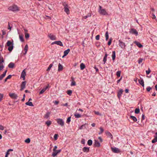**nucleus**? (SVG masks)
<instances>
[{
    "label": "nucleus",
    "instance_id": "nucleus-21",
    "mask_svg": "<svg viewBox=\"0 0 157 157\" xmlns=\"http://www.w3.org/2000/svg\"><path fill=\"white\" fill-rule=\"evenodd\" d=\"M112 57L113 60H114L116 57V53L115 51H113L112 52Z\"/></svg>",
    "mask_w": 157,
    "mask_h": 157
},
{
    "label": "nucleus",
    "instance_id": "nucleus-59",
    "mask_svg": "<svg viewBox=\"0 0 157 157\" xmlns=\"http://www.w3.org/2000/svg\"><path fill=\"white\" fill-rule=\"evenodd\" d=\"M81 143L82 144H84L85 143V140L84 139H82L81 141Z\"/></svg>",
    "mask_w": 157,
    "mask_h": 157
},
{
    "label": "nucleus",
    "instance_id": "nucleus-40",
    "mask_svg": "<svg viewBox=\"0 0 157 157\" xmlns=\"http://www.w3.org/2000/svg\"><path fill=\"white\" fill-rule=\"evenodd\" d=\"M45 124L47 125V126H49L51 124V122L50 121H46Z\"/></svg>",
    "mask_w": 157,
    "mask_h": 157
},
{
    "label": "nucleus",
    "instance_id": "nucleus-13",
    "mask_svg": "<svg viewBox=\"0 0 157 157\" xmlns=\"http://www.w3.org/2000/svg\"><path fill=\"white\" fill-rule=\"evenodd\" d=\"M26 84V82L25 81V82H22L21 84V88L20 89L21 91L23 90V89L25 88Z\"/></svg>",
    "mask_w": 157,
    "mask_h": 157
},
{
    "label": "nucleus",
    "instance_id": "nucleus-56",
    "mask_svg": "<svg viewBox=\"0 0 157 157\" xmlns=\"http://www.w3.org/2000/svg\"><path fill=\"white\" fill-rule=\"evenodd\" d=\"M100 36L99 35H97L96 36L95 39L97 40H98L99 39Z\"/></svg>",
    "mask_w": 157,
    "mask_h": 157
},
{
    "label": "nucleus",
    "instance_id": "nucleus-44",
    "mask_svg": "<svg viewBox=\"0 0 157 157\" xmlns=\"http://www.w3.org/2000/svg\"><path fill=\"white\" fill-rule=\"evenodd\" d=\"M6 75L5 74L3 73L0 76V80H2V78L5 76Z\"/></svg>",
    "mask_w": 157,
    "mask_h": 157
},
{
    "label": "nucleus",
    "instance_id": "nucleus-16",
    "mask_svg": "<svg viewBox=\"0 0 157 157\" xmlns=\"http://www.w3.org/2000/svg\"><path fill=\"white\" fill-rule=\"evenodd\" d=\"M70 51V50L69 49H67L64 52V55L62 57L63 58L65 56H66L69 53Z\"/></svg>",
    "mask_w": 157,
    "mask_h": 157
},
{
    "label": "nucleus",
    "instance_id": "nucleus-45",
    "mask_svg": "<svg viewBox=\"0 0 157 157\" xmlns=\"http://www.w3.org/2000/svg\"><path fill=\"white\" fill-rule=\"evenodd\" d=\"M139 81L140 84L141 85L143 84V83H144V81L143 79H142L140 80H139Z\"/></svg>",
    "mask_w": 157,
    "mask_h": 157
},
{
    "label": "nucleus",
    "instance_id": "nucleus-2",
    "mask_svg": "<svg viewBox=\"0 0 157 157\" xmlns=\"http://www.w3.org/2000/svg\"><path fill=\"white\" fill-rule=\"evenodd\" d=\"M98 12L100 14L102 15H106L108 14L106 12L105 10L103 9L100 6H99Z\"/></svg>",
    "mask_w": 157,
    "mask_h": 157
},
{
    "label": "nucleus",
    "instance_id": "nucleus-51",
    "mask_svg": "<svg viewBox=\"0 0 157 157\" xmlns=\"http://www.w3.org/2000/svg\"><path fill=\"white\" fill-rule=\"evenodd\" d=\"M25 37L26 39H27L29 37V34L28 33H26L25 34Z\"/></svg>",
    "mask_w": 157,
    "mask_h": 157
},
{
    "label": "nucleus",
    "instance_id": "nucleus-17",
    "mask_svg": "<svg viewBox=\"0 0 157 157\" xmlns=\"http://www.w3.org/2000/svg\"><path fill=\"white\" fill-rule=\"evenodd\" d=\"M48 86L49 85H48L47 86L44 88L43 89H42L40 92L39 94H41L43 93L48 88Z\"/></svg>",
    "mask_w": 157,
    "mask_h": 157
},
{
    "label": "nucleus",
    "instance_id": "nucleus-38",
    "mask_svg": "<svg viewBox=\"0 0 157 157\" xmlns=\"http://www.w3.org/2000/svg\"><path fill=\"white\" fill-rule=\"evenodd\" d=\"M52 66H53L52 64H50V65H49V67H48L47 69V71H49L50 70L51 68V67H52Z\"/></svg>",
    "mask_w": 157,
    "mask_h": 157
},
{
    "label": "nucleus",
    "instance_id": "nucleus-46",
    "mask_svg": "<svg viewBox=\"0 0 157 157\" xmlns=\"http://www.w3.org/2000/svg\"><path fill=\"white\" fill-rule=\"evenodd\" d=\"M4 67L3 64H0V71H2Z\"/></svg>",
    "mask_w": 157,
    "mask_h": 157
},
{
    "label": "nucleus",
    "instance_id": "nucleus-34",
    "mask_svg": "<svg viewBox=\"0 0 157 157\" xmlns=\"http://www.w3.org/2000/svg\"><path fill=\"white\" fill-rule=\"evenodd\" d=\"M87 144L90 146L92 144V140H89L88 141Z\"/></svg>",
    "mask_w": 157,
    "mask_h": 157
},
{
    "label": "nucleus",
    "instance_id": "nucleus-64",
    "mask_svg": "<svg viewBox=\"0 0 157 157\" xmlns=\"http://www.w3.org/2000/svg\"><path fill=\"white\" fill-rule=\"evenodd\" d=\"M59 103V102L58 101H56L54 102V103L56 105L58 104Z\"/></svg>",
    "mask_w": 157,
    "mask_h": 157
},
{
    "label": "nucleus",
    "instance_id": "nucleus-33",
    "mask_svg": "<svg viewBox=\"0 0 157 157\" xmlns=\"http://www.w3.org/2000/svg\"><path fill=\"white\" fill-rule=\"evenodd\" d=\"M99 129L100 130V131L99 133L98 134H99L100 135V134H101L104 131V130L103 128L102 127H100L99 128Z\"/></svg>",
    "mask_w": 157,
    "mask_h": 157
},
{
    "label": "nucleus",
    "instance_id": "nucleus-18",
    "mask_svg": "<svg viewBox=\"0 0 157 157\" xmlns=\"http://www.w3.org/2000/svg\"><path fill=\"white\" fill-rule=\"evenodd\" d=\"M94 145L96 147H98L100 146V144L99 142L96 140H94Z\"/></svg>",
    "mask_w": 157,
    "mask_h": 157
},
{
    "label": "nucleus",
    "instance_id": "nucleus-58",
    "mask_svg": "<svg viewBox=\"0 0 157 157\" xmlns=\"http://www.w3.org/2000/svg\"><path fill=\"white\" fill-rule=\"evenodd\" d=\"M107 60V58L104 57L103 59V61L104 62V64L106 62V61Z\"/></svg>",
    "mask_w": 157,
    "mask_h": 157
},
{
    "label": "nucleus",
    "instance_id": "nucleus-39",
    "mask_svg": "<svg viewBox=\"0 0 157 157\" xmlns=\"http://www.w3.org/2000/svg\"><path fill=\"white\" fill-rule=\"evenodd\" d=\"M107 135L109 137H110L111 138H113V136L110 133L108 132L107 133Z\"/></svg>",
    "mask_w": 157,
    "mask_h": 157
},
{
    "label": "nucleus",
    "instance_id": "nucleus-32",
    "mask_svg": "<svg viewBox=\"0 0 157 157\" xmlns=\"http://www.w3.org/2000/svg\"><path fill=\"white\" fill-rule=\"evenodd\" d=\"M109 33L108 31L106 32L105 34V37L106 38V40H107L109 38Z\"/></svg>",
    "mask_w": 157,
    "mask_h": 157
},
{
    "label": "nucleus",
    "instance_id": "nucleus-4",
    "mask_svg": "<svg viewBox=\"0 0 157 157\" xmlns=\"http://www.w3.org/2000/svg\"><path fill=\"white\" fill-rule=\"evenodd\" d=\"M57 148H54L53 150V152L52 153V156L55 157L56 156L57 154L61 151L60 150H56Z\"/></svg>",
    "mask_w": 157,
    "mask_h": 157
},
{
    "label": "nucleus",
    "instance_id": "nucleus-57",
    "mask_svg": "<svg viewBox=\"0 0 157 157\" xmlns=\"http://www.w3.org/2000/svg\"><path fill=\"white\" fill-rule=\"evenodd\" d=\"M76 85V83L75 81H73L71 83V86H75Z\"/></svg>",
    "mask_w": 157,
    "mask_h": 157
},
{
    "label": "nucleus",
    "instance_id": "nucleus-31",
    "mask_svg": "<svg viewBox=\"0 0 157 157\" xmlns=\"http://www.w3.org/2000/svg\"><path fill=\"white\" fill-rule=\"evenodd\" d=\"M74 116L76 118H79L81 117V115L78 113H75Z\"/></svg>",
    "mask_w": 157,
    "mask_h": 157
},
{
    "label": "nucleus",
    "instance_id": "nucleus-35",
    "mask_svg": "<svg viewBox=\"0 0 157 157\" xmlns=\"http://www.w3.org/2000/svg\"><path fill=\"white\" fill-rule=\"evenodd\" d=\"M50 114V113L49 112H47L45 115L44 117L45 118H48L49 117Z\"/></svg>",
    "mask_w": 157,
    "mask_h": 157
},
{
    "label": "nucleus",
    "instance_id": "nucleus-53",
    "mask_svg": "<svg viewBox=\"0 0 157 157\" xmlns=\"http://www.w3.org/2000/svg\"><path fill=\"white\" fill-rule=\"evenodd\" d=\"M143 60V59L141 58H140L138 60V63L139 64L141 63L142 62Z\"/></svg>",
    "mask_w": 157,
    "mask_h": 157
},
{
    "label": "nucleus",
    "instance_id": "nucleus-10",
    "mask_svg": "<svg viewBox=\"0 0 157 157\" xmlns=\"http://www.w3.org/2000/svg\"><path fill=\"white\" fill-rule=\"evenodd\" d=\"M56 44L58 45H59L60 46H63V44H62V42L60 41H55V42H52V44Z\"/></svg>",
    "mask_w": 157,
    "mask_h": 157
},
{
    "label": "nucleus",
    "instance_id": "nucleus-22",
    "mask_svg": "<svg viewBox=\"0 0 157 157\" xmlns=\"http://www.w3.org/2000/svg\"><path fill=\"white\" fill-rule=\"evenodd\" d=\"M28 46L27 44H26L24 48V51H25V52L24 53V55H25L26 54L27 52L28 51Z\"/></svg>",
    "mask_w": 157,
    "mask_h": 157
},
{
    "label": "nucleus",
    "instance_id": "nucleus-20",
    "mask_svg": "<svg viewBox=\"0 0 157 157\" xmlns=\"http://www.w3.org/2000/svg\"><path fill=\"white\" fill-rule=\"evenodd\" d=\"M134 43L138 47L140 48L142 47V45L139 42L137 41H135Z\"/></svg>",
    "mask_w": 157,
    "mask_h": 157
},
{
    "label": "nucleus",
    "instance_id": "nucleus-60",
    "mask_svg": "<svg viewBox=\"0 0 157 157\" xmlns=\"http://www.w3.org/2000/svg\"><path fill=\"white\" fill-rule=\"evenodd\" d=\"M4 129V127L2 125H0V130H3Z\"/></svg>",
    "mask_w": 157,
    "mask_h": 157
},
{
    "label": "nucleus",
    "instance_id": "nucleus-26",
    "mask_svg": "<svg viewBox=\"0 0 157 157\" xmlns=\"http://www.w3.org/2000/svg\"><path fill=\"white\" fill-rule=\"evenodd\" d=\"M13 150L12 149H9L7 151L6 153V154L5 155V157H8V155L10 154L9 152L10 151H12Z\"/></svg>",
    "mask_w": 157,
    "mask_h": 157
},
{
    "label": "nucleus",
    "instance_id": "nucleus-3",
    "mask_svg": "<svg viewBox=\"0 0 157 157\" xmlns=\"http://www.w3.org/2000/svg\"><path fill=\"white\" fill-rule=\"evenodd\" d=\"M7 46L9 47L8 50L10 52H11L13 48V44L12 42L10 40H8L6 43Z\"/></svg>",
    "mask_w": 157,
    "mask_h": 157
},
{
    "label": "nucleus",
    "instance_id": "nucleus-23",
    "mask_svg": "<svg viewBox=\"0 0 157 157\" xmlns=\"http://www.w3.org/2000/svg\"><path fill=\"white\" fill-rule=\"evenodd\" d=\"M63 69V66H62L60 63H59L58 64V71H61Z\"/></svg>",
    "mask_w": 157,
    "mask_h": 157
},
{
    "label": "nucleus",
    "instance_id": "nucleus-5",
    "mask_svg": "<svg viewBox=\"0 0 157 157\" xmlns=\"http://www.w3.org/2000/svg\"><path fill=\"white\" fill-rule=\"evenodd\" d=\"M63 5L64 6V9L65 12L67 14L70 13V10L68 8V6L66 3H64L63 4Z\"/></svg>",
    "mask_w": 157,
    "mask_h": 157
},
{
    "label": "nucleus",
    "instance_id": "nucleus-54",
    "mask_svg": "<svg viewBox=\"0 0 157 157\" xmlns=\"http://www.w3.org/2000/svg\"><path fill=\"white\" fill-rule=\"evenodd\" d=\"M151 89V87L150 86L146 88V90L148 92L150 91Z\"/></svg>",
    "mask_w": 157,
    "mask_h": 157
},
{
    "label": "nucleus",
    "instance_id": "nucleus-25",
    "mask_svg": "<svg viewBox=\"0 0 157 157\" xmlns=\"http://www.w3.org/2000/svg\"><path fill=\"white\" fill-rule=\"evenodd\" d=\"M14 66V63L12 62L10 63L8 65L9 67L10 68H13Z\"/></svg>",
    "mask_w": 157,
    "mask_h": 157
},
{
    "label": "nucleus",
    "instance_id": "nucleus-36",
    "mask_svg": "<svg viewBox=\"0 0 157 157\" xmlns=\"http://www.w3.org/2000/svg\"><path fill=\"white\" fill-rule=\"evenodd\" d=\"M91 16V13H89L87 15L84 16L83 17V18L85 19H86L87 18L90 17Z\"/></svg>",
    "mask_w": 157,
    "mask_h": 157
},
{
    "label": "nucleus",
    "instance_id": "nucleus-43",
    "mask_svg": "<svg viewBox=\"0 0 157 157\" xmlns=\"http://www.w3.org/2000/svg\"><path fill=\"white\" fill-rule=\"evenodd\" d=\"M121 71H118L117 72L116 75L118 77H119L120 76Z\"/></svg>",
    "mask_w": 157,
    "mask_h": 157
},
{
    "label": "nucleus",
    "instance_id": "nucleus-48",
    "mask_svg": "<svg viewBox=\"0 0 157 157\" xmlns=\"http://www.w3.org/2000/svg\"><path fill=\"white\" fill-rule=\"evenodd\" d=\"M30 141V140L29 138H28L27 139H26L25 140V142L27 143H29Z\"/></svg>",
    "mask_w": 157,
    "mask_h": 157
},
{
    "label": "nucleus",
    "instance_id": "nucleus-8",
    "mask_svg": "<svg viewBox=\"0 0 157 157\" xmlns=\"http://www.w3.org/2000/svg\"><path fill=\"white\" fill-rule=\"evenodd\" d=\"M56 121L59 124L62 126L64 125V122L63 120L61 119H57Z\"/></svg>",
    "mask_w": 157,
    "mask_h": 157
},
{
    "label": "nucleus",
    "instance_id": "nucleus-55",
    "mask_svg": "<svg viewBox=\"0 0 157 157\" xmlns=\"http://www.w3.org/2000/svg\"><path fill=\"white\" fill-rule=\"evenodd\" d=\"M112 38H110V39H109V41L108 42V44L109 45H110L111 44V42H112Z\"/></svg>",
    "mask_w": 157,
    "mask_h": 157
},
{
    "label": "nucleus",
    "instance_id": "nucleus-61",
    "mask_svg": "<svg viewBox=\"0 0 157 157\" xmlns=\"http://www.w3.org/2000/svg\"><path fill=\"white\" fill-rule=\"evenodd\" d=\"M12 75H9L7 77V79H9L11 78Z\"/></svg>",
    "mask_w": 157,
    "mask_h": 157
},
{
    "label": "nucleus",
    "instance_id": "nucleus-63",
    "mask_svg": "<svg viewBox=\"0 0 157 157\" xmlns=\"http://www.w3.org/2000/svg\"><path fill=\"white\" fill-rule=\"evenodd\" d=\"M98 139L100 142H102V140L101 137H98Z\"/></svg>",
    "mask_w": 157,
    "mask_h": 157
},
{
    "label": "nucleus",
    "instance_id": "nucleus-1",
    "mask_svg": "<svg viewBox=\"0 0 157 157\" xmlns=\"http://www.w3.org/2000/svg\"><path fill=\"white\" fill-rule=\"evenodd\" d=\"M8 10H9L11 11L14 12L18 11L19 10V8L15 5H13L10 6L8 8Z\"/></svg>",
    "mask_w": 157,
    "mask_h": 157
},
{
    "label": "nucleus",
    "instance_id": "nucleus-29",
    "mask_svg": "<svg viewBox=\"0 0 157 157\" xmlns=\"http://www.w3.org/2000/svg\"><path fill=\"white\" fill-rule=\"evenodd\" d=\"M82 151L84 152H88L89 151V148H83Z\"/></svg>",
    "mask_w": 157,
    "mask_h": 157
},
{
    "label": "nucleus",
    "instance_id": "nucleus-28",
    "mask_svg": "<svg viewBox=\"0 0 157 157\" xmlns=\"http://www.w3.org/2000/svg\"><path fill=\"white\" fill-rule=\"evenodd\" d=\"M25 104L27 105H28L31 106H33V105L31 102L28 101L25 103Z\"/></svg>",
    "mask_w": 157,
    "mask_h": 157
},
{
    "label": "nucleus",
    "instance_id": "nucleus-41",
    "mask_svg": "<svg viewBox=\"0 0 157 157\" xmlns=\"http://www.w3.org/2000/svg\"><path fill=\"white\" fill-rule=\"evenodd\" d=\"M4 62V60L3 59V58H0V64H3V63Z\"/></svg>",
    "mask_w": 157,
    "mask_h": 157
},
{
    "label": "nucleus",
    "instance_id": "nucleus-50",
    "mask_svg": "<svg viewBox=\"0 0 157 157\" xmlns=\"http://www.w3.org/2000/svg\"><path fill=\"white\" fill-rule=\"evenodd\" d=\"M151 70H150V69L149 68L148 69V70H146V72L147 75H148L149 74V73H150V72H151Z\"/></svg>",
    "mask_w": 157,
    "mask_h": 157
},
{
    "label": "nucleus",
    "instance_id": "nucleus-47",
    "mask_svg": "<svg viewBox=\"0 0 157 157\" xmlns=\"http://www.w3.org/2000/svg\"><path fill=\"white\" fill-rule=\"evenodd\" d=\"M71 117H69L68 118L66 121L67 123H69L71 121Z\"/></svg>",
    "mask_w": 157,
    "mask_h": 157
},
{
    "label": "nucleus",
    "instance_id": "nucleus-30",
    "mask_svg": "<svg viewBox=\"0 0 157 157\" xmlns=\"http://www.w3.org/2000/svg\"><path fill=\"white\" fill-rule=\"evenodd\" d=\"M23 35H19V39H20V40L21 42H22L24 41V39L23 38Z\"/></svg>",
    "mask_w": 157,
    "mask_h": 157
},
{
    "label": "nucleus",
    "instance_id": "nucleus-11",
    "mask_svg": "<svg viewBox=\"0 0 157 157\" xmlns=\"http://www.w3.org/2000/svg\"><path fill=\"white\" fill-rule=\"evenodd\" d=\"M112 151L115 153H119L120 152V150L118 148H111Z\"/></svg>",
    "mask_w": 157,
    "mask_h": 157
},
{
    "label": "nucleus",
    "instance_id": "nucleus-19",
    "mask_svg": "<svg viewBox=\"0 0 157 157\" xmlns=\"http://www.w3.org/2000/svg\"><path fill=\"white\" fill-rule=\"evenodd\" d=\"M156 136H155L154 138L152 140V143H154L157 142V132L155 133Z\"/></svg>",
    "mask_w": 157,
    "mask_h": 157
},
{
    "label": "nucleus",
    "instance_id": "nucleus-7",
    "mask_svg": "<svg viewBox=\"0 0 157 157\" xmlns=\"http://www.w3.org/2000/svg\"><path fill=\"white\" fill-rule=\"evenodd\" d=\"M130 33L137 36L138 34V32L136 29H132L130 31Z\"/></svg>",
    "mask_w": 157,
    "mask_h": 157
},
{
    "label": "nucleus",
    "instance_id": "nucleus-15",
    "mask_svg": "<svg viewBox=\"0 0 157 157\" xmlns=\"http://www.w3.org/2000/svg\"><path fill=\"white\" fill-rule=\"evenodd\" d=\"M26 75V72L25 71V70H24L22 71L21 75V77L23 78V80L25 79V77Z\"/></svg>",
    "mask_w": 157,
    "mask_h": 157
},
{
    "label": "nucleus",
    "instance_id": "nucleus-9",
    "mask_svg": "<svg viewBox=\"0 0 157 157\" xmlns=\"http://www.w3.org/2000/svg\"><path fill=\"white\" fill-rule=\"evenodd\" d=\"M9 95L12 98L15 99H17L18 97L17 95L14 93H10Z\"/></svg>",
    "mask_w": 157,
    "mask_h": 157
},
{
    "label": "nucleus",
    "instance_id": "nucleus-37",
    "mask_svg": "<svg viewBox=\"0 0 157 157\" xmlns=\"http://www.w3.org/2000/svg\"><path fill=\"white\" fill-rule=\"evenodd\" d=\"M140 111V109L139 108H136L135 109V113L136 114H138L139 113Z\"/></svg>",
    "mask_w": 157,
    "mask_h": 157
},
{
    "label": "nucleus",
    "instance_id": "nucleus-42",
    "mask_svg": "<svg viewBox=\"0 0 157 157\" xmlns=\"http://www.w3.org/2000/svg\"><path fill=\"white\" fill-rule=\"evenodd\" d=\"M67 93L69 95L71 96V95L72 91L71 90H67Z\"/></svg>",
    "mask_w": 157,
    "mask_h": 157
},
{
    "label": "nucleus",
    "instance_id": "nucleus-49",
    "mask_svg": "<svg viewBox=\"0 0 157 157\" xmlns=\"http://www.w3.org/2000/svg\"><path fill=\"white\" fill-rule=\"evenodd\" d=\"M3 95L2 94L0 93V101H1L2 99Z\"/></svg>",
    "mask_w": 157,
    "mask_h": 157
},
{
    "label": "nucleus",
    "instance_id": "nucleus-24",
    "mask_svg": "<svg viewBox=\"0 0 157 157\" xmlns=\"http://www.w3.org/2000/svg\"><path fill=\"white\" fill-rule=\"evenodd\" d=\"M130 118L132 119L134 122H136L137 121L136 117L133 116H130Z\"/></svg>",
    "mask_w": 157,
    "mask_h": 157
},
{
    "label": "nucleus",
    "instance_id": "nucleus-6",
    "mask_svg": "<svg viewBox=\"0 0 157 157\" xmlns=\"http://www.w3.org/2000/svg\"><path fill=\"white\" fill-rule=\"evenodd\" d=\"M119 45L122 49H125L126 46L125 43L120 40H119Z\"/></svg>",
    "mask_w": 157,
    "mask_h": 157
},
{
    "label": "nucleus",
    "instance_id": "nucleus-27",
    "mask_svg": "<svg viewBox=\"0 0 157 157\" xmlns=\"http://www.w3.org/2000/svg\"><path fill=\"white\" fill-rule=\"evenodd\" d=\"M85 67V65L83 63H81L80 65V68L81 70H83Z\"/></svg>",
    "mask_w": 157,
    "mask_h": 157
},
{
    "label": "nucleus",
    "instance_id": "nucleus-52",
    "mask_svg": "<svg viewBox=\"0 0 157 157\" xmlns=\"http://www.w3.org/2000/svg\"><path fill=\"white\" fill-rule=\"evenodd\" d=\"M58 135L57 134H55L54 135V138L55 140H56L57 139Z\"/></svg>",
    "mask_w": 157,
    "mask_h": 157
},
{
    "label": "nucleus",
    "instance_id": "nucleus-62",
    "mask_svg": "<svg viewBox=\"0 0 157 157\" xmlns=\"http://www.w3.org/2000/svg\"><path fill=\"white\" fill-rule=\"evenodd\" d=\"M25 94H24V95H23V98L22 99V101H24L25 100Z\"/></svg>",
    "mask_w": 157,
    "mask_h": 157
},
{
    "label": "nucleus",
    "instance_id": "nucleus-14",
    "mask_svg": "<svg viewBox=\"0 0 157 157\" xmlns=\"http://www.w3.org/2000/svg\"><path fill=\"white\" fill-rule=\"evenodd\" d=\"M123 91L122 89H120L118 92L117 96L119 98L121 97Z\"/></svg>",
    "mask_w": 157,
    "mask_h": 157
},
{
    "label": "nucleus",
    "instance_id": "nucleus-12",
    "mask_svg": "<svg viewBox=\"0 0 157 157\" xmlns=\"http://www.w3.org/2000/svg\"><path fill=\"white\" fill-rule=\"evenodd\" d=\"M48 36L51 40H56V37L55 36L52 34H48Z\"/></svg>",
    "mask_w": 157,
    "mask_h": 157
}]
</instances>
